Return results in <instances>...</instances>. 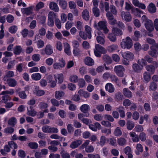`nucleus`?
<instances>
[{
	"label": "nucleus",
	"mask_w": 158,
	"mask_h": 158,
	"mask_svg": "<svg viewBox=\"0 0 158 158\" xmlns=\"http://www.w3.org/2000/svg\"><path fill=\"white\" fill-rule=\"evenodd\" d=\"M143 22H145L144 25L146 29L149 31H152L154 30L152 21L148 19L145 15H143L141 18Z\"/></svg>",
	"instance_id": "f257e3e1"
},
{
	"label": "nucleus",
	"mask_w": 158,
	"mask_h": 158,
	"mask_svg": "<svg viewBox=\"0 0 158 158\" xmlns=\"http://www.w3.org/2000/svg\"><path fill=\"white\" fill-rule=\"evenodd\" d=\"M133 45L132 40L129 37H127L123 39L121 43V46L123 49H129L131 48Z\"/></svg>",
	"instance_id": "f03ea898"
},
{
	"label": "nucleus",
	"mask_w": 158,
	"mask_h": 158,
	"mask_svg": "<svg viewBox=\"0 0 158 158\" xmlns=\"http://www.w3.org/2000/svg\"><path fill=\"white\" fill-rule=\"evenodd\" d=\"M85 30L86 34L81 31L79 32V34L80 36L84 39H86L87 38L90 39L91 38V32L92 31L90 27L87 25L85 26Z\"/></svg>",
	"instance_id": "7ed1b4c3"
},
{
	"label": "nucleus",
	"mask_w": 158,
	"mask_h": 158,
	"mask_svg": "<svg viewBox=\"0 0 158 158\" xmlns=\"http://www.w3.org/2000/svg\"><path fill=\"white\" fill-rule=\"evenodd\" d=\"M146 62L143 59L139 60L138 61V63L140 66H139L136 64H134L132 66L133 69L135 72H140L143 69V66L146 65Z\"/></svg>",
	"instance_id": "20e7f679"
},
{
	"label": "nucleus",
	"mask_w": 158,
	"mask_h": 158,
	"mask_svg": "<svg viewBox=\"0 0 158 158\" xmlns=\"http://www.w3.org/2000/svg\"><path fill=\"white\" fill-rule=\"evenodd\" d=\"M105 10L107 12L106 17L109 20L110 23L113 25L115 24L116 23V21L114 19L112 15L109 11V7L108 3L105 2Z\"/></svg>",
	"instance_id": "39448f33"
},
{
	"label": "nucleus",
	"mask_w": 158,
	"mask_h": 158,
	"mask_svg": "<svg viewBox=\"0 0 158 158\" xmlns=\"http://www.w3.org/2000/svg\"><path fill=\"white\" fill-rule=\"evenodd\" d=\"M106 21H101L98 23V26L95 25L94 27L97 29V31L96 32L102 33L100 30H102L105 33H107L108 31V30L106 27Z\"/></svg>",
	"instance_id": "423d86ee"
},
{
	"label": "nucleus",
	"mask_w": 158,
	"mask_h": 158,
	"mask_svg": "<svg viewBox=\"0 0 158 158\" xmlns=\"http://www.w3.org/2000/svg\"><path fill=\"white\" fill-rule=\"evenodd\" d=\"M40 53L42 55H47L50 56L52 55L53 52L52 46L50 44H47L44 48L40 50Z\"/></svg>",
	"instance_id": "0eeeda50"
},
{
	"label": "nucleus",
	"mask_w": 158,
	"mask_h": 158,
	"mask_svg": "<svg viewBox=\"0 0 158 158\" xmlns=\"http://www.w3.org/2000/svg\"><path fill=\"white\" fill-rule=\"evenodd\" d=\"M106 51V50L101 45L98 44L95 45L94 53L96 56L100 57L101 54L105 53Z\"/></svg>",
	"instance_id": "6e6552de"
},
{
	"label": "nucleus",
	"mask_w": 158,
	"mask_h": 158,
	"mask_svg": "<svg viewBox=\"0 0 158 158\" xmlns=\"http://www.w3.org/2000/svg\"><path fill=\"white\" fill-rule=\"evenodd\" d=\"M65 64V60L63 58H61L59 60L58 62H55L53 64V67L55 69H60L64 68Z\"/></svg>",
	"instance_id": "1a4fd4ad"
},
{
	"label": "nucleus",
	"mask_w": 158,
	"mask_h": 158,
	"mask_svg": "<svg viewBox=\"0 0 158 158\" xmlns=\"http://www.w3.org/2000/svg\"><path fill=\"white\" fill-rule=\"evenodd\" d=\"M121 55L124 59L128 60H132L134 58V54L129 51L122 52Z\"/></svg>",
	"instance_id": "9d476101"
},
{
	"label": "nucleus",
	"mask_w": 158,
	"mask_h": 158,
	"mask_svg": "<svg viewBox=\"0 0 158 158\" xmlns=\"http://www.w3.org/2000/svg\"><path fill=\"white\" fill-rule=\"evenodd\" d=\"M95 36H97L96 39L97 42L101 44H103L105 42V40L103 36L102 33H100L99 32H95Z\"/></svg>",
	"instance_id": "9b49d317"
},
{
	"label": "nucleus",
	"mask_w": 158,
	"mask_h": 158,
	"mask_svg": "<svg viewBox=\"0 0 158 158\" xmlns=\"http://www.w3.org/2000/svg\"><path fill=\"white\" fill-rule=\"evenodd\" d=\"M54 78L56 82L58 84L62 83L64 81V75L62 73H56L54 75Z\"/></svg>",
	"instance_id": "f8f14e48"
},
{
	"label": "nucleus",
	"mask_w": 158,
	"mask_h": 158,
	"mask_svg": "<svg viewBox=\"0 0 158 158\" xmlns=\"http://www.w3.org/2000/svg\"><path fill=\"white\" fill-rule=\"evenodd\" d=\"M114 70L117 74L121 77L123 76V71L125 70L124 68L122 65L116 66L114 68Z\"/></svg>",
	"instance_id": "ddd939ff"
},
{
	"label": "nucleus",
	"mask_w": 158,
	"mask_h": 158,
	"mask_svg": "<svg viewBox=\"0 0 158 158\" xmlns=\"http://www.w3.org/2000/svg\"><path fill=\"white\" fill-rule=\"evenodd\" d=\"M34 8V6H31L27 8H22L21 9V11L24 14L29 15L31 14L32 12V10Z\"/></svg>",
	"instance_id": "4468645a"
},
{
	"label": "nucleus",
	"mask_w": 158,
	"mask_h": 158,
	"mask_svg": "<svg viewBox=\"0 0 158 158\" xmlns=\"http://www.w3.org/2000/svg\"><path fill=\"white\" fill-rule=\"evenodd\" d=\"M121 16L122 19L127 22H130L131 20V15L129 13L122 12Z\"/></svg>",
	"instance_id": "2eb2a0df"
},
{
	"label": "nucleus",
	"mask_w": 158,
	"mask_h": 158,
	"mask_svg": "<svg viewBox=\"0 0 158 158\" xmlns=\"http://www.w3.org/2000/svg\"><path fill=\"white\" fill-rule=\"evenodd\" d=\"M89 128L93 131H96L98 130H100L102 128L100 124L98 122H96L94 124L89 125Z\"/></svg>",
	"instance_id": "dca6fc26"
},
{
	"label": "nucleus",
	"mask_w": 158,
	"mask_h": 158,
	"mask_svg": "<svg viewBox=\"0 0 158 158\" xmlns=\"http://www.w3.org/2000/svg\"><path fill=\"white\" fill-rule=\"evenodd\" d=\"M47 81L49 85L51 87H54L56 85V81L54 80L53 77L52 75H49L47 78Z\"/></svg>",
	"instance_id": "f3484780"
},
{
	"label": "nucleus",
	"mask_w": 158,
	"mask_h": 158,
	"mask_svg": "<svg viewBox=\"0 0 158 158\" xmlns=\"http://www.w3.org/2000/svg\"><path fill=\"white\" fill-rule=\"evenodd\" d=\"M49 7L50 9L56 12H57L59 11V8L57 4L55 2H50L49 5Z\"/></svg>",
	"instance_id": "a211bd4d"
},
{
	"label": "nucleus",
	"mask_w": 158,
	"mask_h": 158,
	"mask_svg": "<svg viewBox=\"0 0 158 158\" xmlns=\"http://www.w3.org/2000/svg\"><path fill=\"white\" fill-rule=\"evenodd\" d=\"M64 44V52L68 55L70 56L71 54L70 45L67 43H65Z\"/></svg>",
	"instance_id": "6ab92c4d"
},
{
	"label": "nucleus",
	"mask_w": 158,
	"mask_h": 158,
	"mask_svg": "<svg viewBox=\"0 0 158 158\" xmlns=\"http://www.w3.org/2000/svg\"><path fill=\"white\" fill-rule=\"evenodd\" d=\"M147 9L148 11L150 13H154L156 12V8L155 5L152 3H151L149 4Z\"/></svg>",
	"instance_id": "aec40b11"
},
{
	"label": "nucleus",
	"mask_w": 158,
	"mask_h": 158,
	"mask_svg": "<svg viewBox=\"0 0 158 158\" xmlns=\"http://www.w3.org/2000/svg\"><path fill=\"white\" fill-rule=\"evenodd\" d=\"M34 93L38 96H41L44 94V90L39 89V87L38 86H35L33 90Z\"/></svg>",
	"instance_id": "412c9836"
},
{
	"label": "nucleus",
	"mask_w": 158,
	"mask_h": 158,
	"mask_svg": "<svg viewBox=\"0 0 158 158\" xmlns=\"http://www.w3.org/2000/svg\"><path fill=\"white\" fill-rule=\"evenodd\" d=\"M78 94L81 96H83L85 98H88L90 96V94L83 89H80L78 92Z\"/></svg>",
	"instance_id": "4be33fe9"
},
{
	"label": "nucleus",
	"mask_w": 158,
	"mask_h": 158,
	"mask_svg": "<svg viewBox=\"0 0 158 158\" xmlns=\"http://www.w3.org/2000/svg\"><path fill=\"white\" fill-rule=\"evenodd\" d=\"M27 114L28 115L31 116H35L36 114V112L35 111L33 107L30 106L29 108H27Z\"/></svg>",
	"instance_id": "5701e85b"
},
{
	"label": "nucleus",
	"mask_w": 158,
	"mask_h": 158,
	"mask_svg": "<svg viewBox=\"0 0 158 158\" xmlns=\"http://www.w3.org/2000/svg\"><path fill=\"white\" fill-rule=\"evenodd\" d=\"M132 13L138 17H141V14L144 13L143 12L138 8H134L132 9Z\"/></svg>",
	"instance_id": "b1692460"
},
{
	"label": "nucleus",
	"mask_w": 158,
	"mask_h": 158,
	"mask_svg": "<svg viewBox=\"0 0 158 158\" xmlns=\"http://www.w3.org/2000/svg\"><path fill=\"white\" fill-rule=\"evenodd\" d=\"M149 54L153 57H156L157 56L158 52L157 51L154 49L153 46L151 47L150 50L149 52Z\"/></svg>",
	"instance_id": "393cba45"
},
{
	"label": "nucleus",
	"mask_w": 158,
	"mask_h": 158,
	"mask_svg": "<svg viewBox=\"0 0 158 158\" xmlns=\"http://www.w3.org/2000/svg\"><path fill=\"white\" fill-rule=\"evenodd\" d=\"M82 143L81 140H76L73 142L70 145V147L73 149H74L77 148Z\"/></svg>",
	"instance_id": "a878e982"
},
{
	"label": "nucleus",
	"mask_w": 158,
	"mask_h": 158,
	"mask_svg": "<svg viewBox=\"0 0 158 158\" xmlns=\"http://www.w3.org/2000/svg\"><path fill=\"white\" fill-rule=\"evenodd\" d=\"M57 1L59 2V5L61 8L63 9H66L67 6L66 1L64 0H57Z\"/></svg>",
	"instance_id": "bb28decb"
},
{
	"label": "nucleus",
	"mask_w": 158,
	"mask_h": 158,
	"mask_svg": "<svg viewBox=\"0 0 158 158\" xmlns=\"http://www.w3.org/2000/svg\"><path fill=\"white\" fill-rule=\"evenodd\" d=\"M31 77L32 79L33 80L37 81L41 79V76L39 73H35L32 74Z\"/></svg>",
	"instance_id": "cd10ccee"
},
{
	"label": "nucleus",
	"mask_w": 158,
	"mask_h": 158,
	"mask_svg": "<svg viewBox=\"0 0 158 158\" xmlns=\"http://www.w3.org/2000/svg\"><path fill=\"white\" fill-rule=\"evenodd\" d=\"M6 81L8 85L10 87H14L17 84L16 81L13 79H8Z\"/></svg>",
	"instance_id": "c85d7f7f"
},
{
	"label": "nucleus",
	"mask_w": 158,
	"mask_h": 158,
	"mask_svg": "<svg viewBox=\"0 0 158 158\" xmlns=\"http://www.w3.org/2000/svg\"><path fill=\"white\" fill-rule=\"evenodd\" d=\"M90 109L89 105L86 104L82 105L80 107V110L84 113H86Z\"/></svg>",
	"instance_id": "c756f323"
},
{
	"label": "nucleus",
	"mask_w": 158,
	"mask_h": 158,
	"mask_svg": "<svg viewBox=\"0 0 158 158\" xmlns=\"http://www.w3.org/2000/svg\"><path fill=\"white\" fill-rule=\"evenodd\" d=\"M105 88L106 91L110 93H112L114 91V88L113 85L110 83H107L105 86Z\"/></svg>",
	"instance_id": "7c9ffc66"
},
{
	"label": "nucleus",
	"mask_w": 158,
	"mask_h": 158,
	"mask_svg": "<svg viewBox=\"0 0 158 158\" xmlns=\"http://www.w3.org/2000/svg\"><path fill=\"white\" fill-rule=\"evenodd\" d=\"M123 93L124 95L128 98H131L132 97L131 92L127 88H124L123 90Z\"/></svg>",
	"instance_id": "2f4dec72"
},
{
	"label": "nucleus",
	"mask_w": 158,
	"mask_h": 158,
	"mask_svg": "<svg viewBox=\"0 0 158 158\" xmlns=\"http://www.w3.org/2000/svg\"><path fill=\"white\" fill-rule=\"evenodd\" d=\"M85 63L87 65L92 66L94 64V60L89 57H87L85 59Z\"/></svg>",
	"instance_id": "473e14b6"
},
{
	"label": "nucleus",
	"mask_w": 158,
	"mask_h": 158,
	"mask_svg": "<svg viewBox=\"0 0 158 158\" xmlns=\"http://www.w3.org/2000/svg\"><path fill=\"white\" fill-rule=\"evenodd\" d=\"M143 151V148L141 144L138 143L136 146V150L135 151L136 154L139 155L140 153L142 152Z\"/></svg>",
	"instance_id": "72a5a7b5"
},
{
	"label": "nucleus",
	"mask_w": 158,
	"mask_h": 158,
	"mask_svg": "<svg viewBox=\"0 0 158 158\" xmlns=\"http://www.w3.org/2000/svg\"><path fill=\"white\" fill-rule=\"evenodd\" d=\"M8 123L10 125L14 127L17 123V119L15 117H12L8 120Z\"/></svg>",
	"instance_id": "f704fd0d"
},
{
	"label": "nucleus",
	"mask_w": 158,
	"mask_h": 158,
	"mask_svg": "<svg viewBox=\"0 0 158 158\" xmlns=\"http://www.w3.org/2000/svg\"><path fill=\"white\" fill-rule=\"evenodd\" d=\"M64 93L62 91H56L55 92V97L58 99H60L64 95Z\"/></svg>",
	"instance_id": "c9c22d12"
},
{
	"label": "nucleus",
	"mask_w": 158,
	"mask_h": 158,
	"mask_svg": "<svg viewBox=\"0 0 158 158\" xmlns=\"http://www.w3.org/2000/svg\"><path fill=\"white\" fill-rule=\"evenodd\" d=\"M82 16L85 20H88L89 17V12L86 10H84L82 12Z\"/></svg>",
	"instance_id": "e433bc0d"
},
{
	"label": "nucleus",
	"mask_w": 158,
	"mask_h": 158,
	"mask_svg": "<svg viewBox=\"0 0 158 158\" xmlns=\"http://www.w3.org/2000/svg\"><path fill=\"white\" fill-rule=\"evenodd\" d=\"M69 80L70 82L76 83L78 81V77L76 75H72L69 77Z\"/></svg>",
	"instance_id": "4c0bfd02"
},
{
	"label": "nucleus",
	"mask_w": 158,
	"mask_h": 158,
	"mask_svg": "<svg viewBox=\"0 0 158 158\" xmlns=\"http://www.w3.org/2000/svg\"><path fill=\"white\" fill-rule=\"evenodd\" d=\"M130 136L132 137V139L134 142H138L139 139L137 135L134 132H132L130 133Z\"/></svg>",
	"instance_id": "58836bf2"
},
{
	"label": "nucleus",
	"mask_w": 158,
	"mask_h": 158,
	"mask_svg": "<svg viewBox=\"0 0 158 158\" xmlns=\"http://www.w3.org/2000/svg\"><path fill=\"white\" fill-rule=\"evenodd\" d=\"M143 78L147 82H149L151 79V76L147 72H145L143 74Z\"/></svg>",
	"instance_id": "ea45409f"
},
{
	"label": "nucleus",
	"mask_w": 158,
	"mask_h": 158,
	"mask_svg": "<svg viewBox=\"0 0 158 158\" xmlns=\"http://www.w3.org/2000/svg\"><path fill=\"white\" fill-rule=\"evenodd\" d=\"M15 93L14 90L13 89H10L8 90L4 91H2L1 94V95H7L10 94L12 95L14 94Z\"/></svg>",
	"instance_id": "a19ab883"
},
{
	"label": "nucleus",
	"mask_w": 158,
	"mask_h": 158,
	"mask_svg": "<svg viewBox=\"0 0 158 158\" xmlns=\"http://www.w3.org/2000/svg\"><path fill=\"white\" fill-rule=\"evenodd\" d=\"M146 69L151 74H153L154 73L155 68L152 65H148L146 67Z\"/></svg>",
	"instance_id": "79ce46f5"
},
{
	"label": "nucleus",
	"mask_w": 158,
	"mask_h": 158,
	"mask_svg": "<svg viewBox=\"0 0 158 158\" xmlns=\"http://www.w3.org/2000/svg\"><path fill=\"white\" fill-rule=\"evenodd\" d=\"M14 76V73L12 71H9L6 73V76L4 77L3 79L4 81H6L8 79V77H12Z\"/></svg>",
	"instance_id": "37998d69"
},
{
	"label": "nucleus",
	"mask_w": 158,
	"mask_h": 158,
	"mask_svg": "<svg viewBox=\"0 0 158 158\" xmlns=\"http://www.w3.org/2000/svg\"><path fill=\"white\" fill-rule=\"evenodd\" d=\"M118 143L119 145L122 146L126 144V140L123 138H120L118 139Z\"/></svg>",
	"instance_id": "c03bdc74"
},
{
	"label": "nucleus",
	"mask_w": 158,
	"mask_h": 158,
	"mask_svg": "<svg viewBox=\"0 0 158 158\" xmlns=\"http://www.w3.org/2000/svg\"><path fill=\"white\" fill-rule=\"evenodd\" d=\"M57 17L56 14L52 11H50L48 15V19L53 20Z\"/></svg>",
	"instance_id": "a18cd8bd"
},
{
	"label": "nucleus",
	"mask_w": 158,
	"mask_h": 158,
	"mask_svg": "<svg viewBox=\"0 0 158 158\" xmlns=\"http://www.w3.org/2000/svg\"><path fill=\"white\" fill-rule=\"evenodd\" d=\"M50 137L52 139H59L60 141L65 140V139L63 137H60L59 136L56 134L52 135Z\"/></svg>",
	"instance_id": "49530a36"
},
{
	"label": "nucleus",
	"mask_w": 158,
	"mask_h": 158,
	"mask_svg": "<svg viewBox=\"0 0 158 158\" xmlns=\"http://www.w3.org/2000/svg\"><path fill=\"white\" fill-rule=\"evenodd\" d=\"M44 3L42 2H39L36 5L35 9L36 10H38L44 7Z\"/></svg>",
	"instance_id": "de8ad7c7"
},
{
	"label": "nucleus",
	"mask_w": 158,
	"mask_h": 158,
	"mask_svg": "<svg viewBox=\"0 0 158 158\" xmlns=\"http://www.w3.org/2000/svg\"><path fill=\"white\" fill-rule=\"evenodd\" d=\"M24 64L23 63H20L16 66V71L19 73L22 72L23 70V67Z\"/></svg>",
	"instance_id": "09e8293b"
},
{
	"label": "nucleus",
	"mask_w": 158,
	"mask_h": 158,
	"mask_svg": "<svg viewBox=\"0 0 158 158\" xmlns=\"http://www.w3.org/2000/svg\"><path fill=\"white\" fill-rule=\"evenodd\" d=\"M8 145L10 148L14 149H16L18 146L16 143L13 141H9L8 142Z\"/></svg>",
	"instance_id": "8fccbe9b"
},
{
	"label": "nucleus",
	"mask_w": 158,
	"mask_h": 158,
	"mask_svg": "<svg viewBox=\"0 0 158 158\" xmlns=\"http://www.w3.org/2000/svg\"><path fill=\"white\" fill-rule=\"evenodd\" d=\"M134 124L132 121H129L127 123V128L129 130H132L134 127Z\"/></svg>",
	"instance_id": "3c124183"
},
{
	"label": "nucleus",
	"mask_w": 158,
	"mask_h": 158,
	"mask_svg": "<svg viewBox=\"0 0 158 158\" xmlns=\"http://www.w3.org/2000/svg\"><path fill=\"white\" fill-rule=\"evenodd\" d=\"M60 155L62 158H69L70 157L69 154L66 152L64 150L60 152Z\"/></svg>",
	"instance_id": "603ef678"
},
{
	"label": "nucleus",
	"mask_w": 158,
	"mask_h": 158,
	"mask_svg": "<svg viewBox=\"0 0 158 158\" xmlns=\"http://www.w3.org/2000/svg\"><path fill=\"white\" fill-rule=\"evenodd\" d=\"M32 59L35 61H39L40 59V55L39 54H35L32 55Z\"/></svg>",
	"instance_id": "864d4df0"
},
{
	"label": "nucleus",
	"mask_w": 158,
	"mask_h": 158,
	"mask_svg": "<svg viewBox=\"0 0 158 158\" xmlns=\"http://www.w3.org/2000/svg\"><path fill=\"white\" fill-rule=\"evenodd\" d=\"M114 134L117 136H120L122 134V132L120 128L119 127H117L114 131Z\"/></svg>",
	"instance_id": "5fc2aeb1"
},
{
	"label": "nucleus",
	"mask_w": 158,
	"mask_h": 158,
	"mask_svg": "<svg viewBox=\"0 0 158 158\" xmlns=\"http://www.w3.org/2000/svg\"><path fill=\"white\" fill-rule=\"evenodd\" d=\"M28 146L33 149H36L38 147V144L35 142H30L28 144Z\"/></svg>",
	"instance_id": "6e6d98bb"
},
{
	"label": "nucleus",
	"mask_w": 158,
	"mask_h": 158,
	"mask_svg": "<svg viewBox=\"0 0 158 158\" xmlns=\"http://www.w3.org/2000/svg\"><path fill=\"white\" fill-rule=\"evenodd\" d=\"M22 50L21 47L20 46H17L14 49V53L15 54H19L21 52Z\"/></svg>",
	"instance_id": "4d7b16f0"
},
{
	"label": "nucleus",
	"mask_w": 158,
	"mask_h": 158,
	"mask_svg": "<svg viewBox=\"0 0 158 158\" xmlns=\"http://www.w3.org/2000/svg\"><path fill=\"white\" fill-rule=\"evenodd\" d=\"M118 48V46L116 45H112L108 47L107 50L110 52H113L116 50Z\"/></svg>",
	"instance_id": "13d9d810"
},
{
	"label": "nucleus",
	"mask_w": 158,
	"mask_h": 158,
	"mask_svg": "<svg viewBox=\"0 0 158 158\" xmlns=\"http://www.w3.org/2000/svg\"><path fill=\"white\" fill-rule=\"evenodd\" d=\"M85 84V82L83 79H80L79 80L78 85L80 88H82L84 87Z\"/></svg>",
	"instance_id": "bf43d9fd"
},
{
	"label": "nucleus",
	"mask_w": 158,
	"mask_h": 158,
	"mask_svg": "<svg viewBox=\"0 0 158 158\" xmlns=\"http://www.w3.org/2000/svg\"><path fill=\"white\" fill-rule=\"evenodd\" d=\"M11 99V97L9 95H5L2 97V100L5 103H6L7 101H10Z\"/></svg>",
	"instance_id": "052dcab7"
},
{
	"label": "nucleus",
	"mask_w": 158,
	"mask_h": 158,
	"mask_svg": "<svg viewBox=\"0 0 158 158\" xmlns=\"http://www.w3.org/2000/svg\"><path fill=\"white\" fill-rule=\"evenodd\" d=\"M17 27L16 26L14 25L10 27L9 28V31L11 33H15L17 30Z\"/></svg>",
	"instance_id": "680f3d73"
},
{
	"label": "nucleus",
	"mask_w": 158,
	"mask_h": 158,
	"mask_svg": "<svg viewBox=\"0 0 158 158\" xmlns=\"http://www.w3.org/2000/svg\"><path fill=\"white\" fill-rule=\"evenodd\" d=\"M56 47L57 50L61 51L63 49L62 43L60 41H57L56 43Z\"/></svg>",
	"instance_id": "e2e57ef3"
},
{
	"label": "nucleus",
	"mask_w": 158,
	"mask_h": 158,
	"mask_svg": "<svg viewBox=\"0 0 158 158\" xmlns=\"http://www.w3.org/2000/svg\"><path fill=\"white\" fill-rule=\"evenodd\" d=\"M19 96L20 98L24 99H26L27 97V94L24 91L20 92L19 93Z\"/></svg>",
	"instance_id": "0e129e2a"
},
{
	"label": "nucleus",
	"mask_w": 158,
	"mask_h": 158,
	"mask_svg": "<svg viewBox=\"0 0 158 158\" xmlns=\"http://www.w3.org/2000/svg\"><path fill=\"white\" fill-rule=\"evenodd\" d=\"M14 131V129L11 127H8L4 129V132L6 133L12 134Z\"/></svg>",
	"instance_id": "69168bd1"
},
{
	"label": "nucleus",
	"mask_w": 158,
	"mask_h": 158,
	"mask_svg": "<svg viewBox=\"0 0 158 158\" xmlns=\"http://www.w3.org/2000/svg\"><path fill=\"white\" fill-rule=\"evenodd\" d=\"M73 22L67 21L65 25V28L67 30L70 29L73 25Z\"/></svg>",
	"instance_id": "338daca9"
},
{
	"label": "nucleus",
	"mask_w": 158,
	"mask_h": 158,
	"mask_svg": "<svg viewBox=\"0 0 158 158\" xmlns=\"http://www.w3.org/2000/svg\"><path fill=\"white\" fill-rule=\"evenodd\" d=\"M69 8L71 9H75L76 7V5L75 3L72 1L69 2Z\"/></svg>",
	"instance_id": "774afa93"
}]
</instances>
